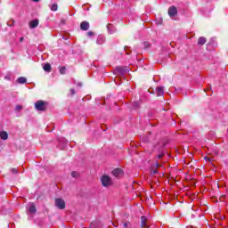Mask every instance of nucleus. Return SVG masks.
Listing matches in <instances>:
<instances>
[{
	"label": "nucleus",
	"mask_w": 228,
	"mask_h": 228,
	"mask_svg": "<svg viewBox=\"0 0 228 228\" xmlns=\"http://www.w3.org/2000/svg\"><path fill=\"white\" fill-rule=\"evenodd\" d=\"M101 181H102V184L104 188H108L110 186H111V184H113V182L111 181V177H110L109 175H103L101 177Z\"/></svg>",
	"instance_id": "obj_1"
},
{
	"label": "nucleus",
	"mask_w": 228,
	"mask_h": 228,
	"mask_svg": "<svg viewBox=\"0 0 228 228\" xmlns=\"http://www.w3.org/2000/svg\"><path fill=\"white\" fill-rule=\"evenodd\" d=\"M46 104L45 102L43 100H39L35 103V108L37 110V111H45L46 110Z\"/></svg>",
	"instance_id": "obj_2"
},
{
	"label": "nucleus",
	"mask_w": 228,
	"mask_h": 228,
	"mask_svg": "<svg viewBox=\"0 0 228 228\" xmlns=\"http://www.w3.org/2000/svg\"><path fill=\"white\" fill-rule=\"evenodd\" d=\"M55 207H57L58 209H65L66 208L65 200H63V199L61 198H56Z\"/></svg>",
	"instance_id": "obj_3"
},
{
	"label": "nucleus",
	"mask_w": 228,
	"mask_h": 228,
	"mask_svg": "<svg viewBox=\"0 0 228 228\" xmlns=\"http://www.w3.org/2000/svg\"><path fill=\"white\" fill-rule=\"evenodd\" d=\"M167 13L169 17H175V15H177V7L170 6L167 10Z\"/></svg>",
	"instance_id": "obj_4"
},
{
	"label": "nucleus",
	"mask_w": 228,
	"mask_h": 228,
	"mask_svg": "<svg viewBox=\"0 0 228 228\" xmlns=\"http://www.w3.org/2000/svg\"><path fill=\"white\" fill-rule=\"evenodd\" d=\"M115 72L117 74H124L125 72H127V67L126 66H118L115 69Z\"/></svg>",
	"instance_id": "obj_5"
},
{
	"label": "nucleus",
	"mask_w": 228,
	"mask_h": 228,
	"mask_svg": "<svg viewBox=\"0 0 228 228\" xmlns=\"http://www.w3.org/2000/svg\"><path fill=\"white\" fill-rule=\"evenodd\" d=\"M80 29L82 31H88L90 29V23L88 21H82L80 23Z\"/></svg>",
	"instance_id": "obj_6"
},
{
	"label": "nucleus",
	"mask_w": 228,
	"mask_h": 228,
	"mask_svg": "<svg viewBox=\"0 0 228 228\" xmlns=\"http://www.w3.org/2000/svg\"><path fill=\"white\" fill-rule=\"evenodd\" d=\"M206 42H208V38L204 37H200L198 38V46L202 47L203 45H206Z\"/></svg>",
	"instance_id": "obj_7"
},
{
	"label": "nucleus",
	"mask_w": 228,
	"mask_h": 228,
	"mask_svg": "<svg viewBox=\"0 0 228 228\" xmlns=\"http://www.w3.org/2000/svg\"><path fill=\"white\" fill-rule=\"evenodd\" d=\"M38 24H40V20H34L29 22L30 29H34L35 28H38Z\"/></svg>",
	"instance_id": "obj_8"
},
{
	"label": "nucleus",
	"mask_w": 228,
	"mask_h": 228,
	"mask_svg": "<svg viewBox=\"0 0 228 228\" xmlns=\"http://www.w3.org/2000/svg\"><path fill=\"white\" fill-rule=\"evenodd\" d=\"M157 97H163L165 91L163 90V86H159L156 88Z\"/></svg>",
	"instance_id": "obj_9"
},
{
	"label": "nucleus",
	"mask_w": 228,
	"mask_h": 228,
	"mask_svg": "<svg viewBox=\"0 0 228 228\" xmlns=\"http://www.w3.org/2000/svg\"><path fill=\"white\" fill-rule=\"evenodd\" d=\"M122 169L116 168L112 171V175H114V177H120V175H122Z\"/></svg>",
	"instance_id": "obj_10"
},
{
	"label": "nucleus",
	"mask_w": 228,
	"mask_h": 228,
	"mask_svg": "<svg viewBox=\"0 0 228 228\" xmlns=\"http://www.w3.org/2000/svg\"><path fill=\"white\" fill-rule=\"evenodd\" d=\"M141 228H147V217L144 216L141 217Z\"/></svg>",
	"instance_id": "obj_11"
},
{
	"label": "nucleus",
	"mask_w": 228,
	"mask_h": 228,
	"mask_svg": "<svg viewBox=\"0 0 228 228\" xmlns=\"http://www.w3.org/2000/svg\"><path fill=\"white\" fill-rule=\"evenodd\" d=\"M45 72H51L53 70V68L51 67V63L47 62L43 67Z\"/></svg>",
	"instance_id": "obj_12"
},
{
	"label": "nucleus",
	"mask_w": 228,
	"mask_h": 228,
	"mask_svg": "<svg viewBox=\"0 0 228 228\" xmlns=\"http://www.w3.org/2000/svg\"><path fill=\"white\" fill-rule=\"evenodd\" d=\"M17 83H19L20 85H24V83H28V78L20 77L17 79Z\"/></svg>",
	"instance_id": "obj_13"
},
{
	"label": "nucleus",
	"mask_w": 228,
	"mask_h": 228,
	"mask_svg": "<svg viewBox=\"0 0 228 228\" xmlns=\"http://www.w3.org/2000/svg\"><path fill=\"white\" fill-rule=\"evenodd\" d=\"M0 138L1 140H6L8 138V132L6 131L0 132Z\"/></svg>",
	"instance_id": "obj_14"
},
{
	"label": "nucleus",
	"mask_w": 228,
	"mask_h": 228,
	"mask_svg": "<svg viewBox=\"0 0 228 228\" xmlns=\"http://www.w3.org/2000/svg\"><path fill=\"white\" fill-rule=\"evenodd\" d=\"M28 213L33 214L37 213V207H35V204H31L28 208Z\"/></svg>",
	"instance_id": "obj_15"
},
{
	"label": "nucleus",
	"mask_w": 228,
	"mask_h": 228,
	"mask_svg": "<svg viewBox=\"0 0 228 228\" xmlns=\"http://www.w3.org/2000/svg\"><path fill=\"white\" fill-rule=\"evenodd\" d=\"M51 10H52V12H58V4H53L51 6Z\"/></svg>",
	"instance_id": "obj_16"
},
{
	"label": "nucleus",
	"mask_w": 228,
	"mask_h": 228,
	"mask_svg": "<svg viewBox=\"0 0 228 228\" xmlns=\"http://www.w3.org/2000/svg\"><path fill=\"white\" fill-rule=\"evenodd\" d=\"M142 45L144 49H151V43L149 42H143Z\"/></svg>",
	"instance_id": "obj_17"
},
{
	"label": "nucleus",
	"mask_w": 228,
	"mask_h": 228,
	"mask_svg": "<svg viewBox=\"0 0 228 228\" xmlns=\"http://www.w3.org/2000/svg\"><path fill=\"white\" fill-rule=\"evenodd\" d=\"M59 71H60V74L65 75V72L67 71V68H65V67H61L60 69H59Z\"/></svg>",
	"instance_id": "obj_18"
},
{
	"label": "nucleus",
	"mask_w": 228,
	"mask_h": 228,
	"mask_svg": "<svg viewBox=\"0 0 228 228\" xmlns=\"http://www.w3.org/2000/svg\"><path fill=\"white\" fill-rule=\"evenodd\" d=\"M71 177H79V173L76 172V171H73L71 173Z\"/></svg>",
	"instance_id": "obj_19"
},
{
	"label": "nucleus",
	"mask_w": 228,
	"mask_h": 228,
	"mask_svg": "<svg viewBox=\"0 0 228 228\" xmlns=\"http://www.w3.org/2000/svg\"><path fill=\"white\" fill-rule=\"evenodd\" d=\"M20 110H22V106L17 105V106L15 107V111H20Z\"/></svg>",
	"instance_id": "obj_20"
},
{
	"label": "nucleus",
	"mask_w": 228,
	"mask_h": 228,
	"mask_svg": "<svg viewBox=\"0 0 228 228\" xmlns=\"http://www.w3.org/2000/svg\"><path fill=\"white\" fill-rule=\"evenodd\" d=\"M156 174H158V170L157 169L151 170V175H156Z\"/></svg>",
	"instance_id": "obj_21"
},
{
	"label": "nucleus",
	"mask_w": 228,
	"mask_h": 228,
	"mask_svg": "<svg viewBox=\"0 0 228 228\" xmlns=\"http://www.w3.org/2000/svg\"><path fill=\"white\" fill-rule=\"evenodd\" d=\"M12 174H19V171L17 170V168H12L11 169Z\"/></svg>",
	"instance_id": "obj_22"
},
{
	"label": "nucleus",
	"mask_w": 228,
	"mask_h": 228,
	"mask_svg": "<svg viewBox=\"0 0 228 228\" xmlns=\"http://www.w3.org/2000/svg\"><path fill=\"white\" fill-rule=\"evenodd\" d=\"M134 106L135 110H138V108H140L138 102H134Z\"/></svg>",
	"instance_id": "obj_23"
},
{
	"label": "nucleus",
	"mask_w": 228,
	"mask_h": 228,
	"mask_svg": "<svg viewBox=\"0 0 228 228\" xmlns=\"http://www.w3.org/2000/svg\"><path fill=\"white\" fill-rule=\"evenodd\" d=\"M128 225H130V223H129V222H126V223H124V224H123V227H124V228H127Z\"/></svg>",
	"instance_id": "obj_24"
},
{
	"label": "nucleus",
	"mask_w": 228,
	"mask_h": 228,
	"mask_svg": "<svg viewBox=\"0 0 228 228\" xmlns=\"http://www.w3.org/2000/svg\"><path fill=\"white\" fill-rule=\"evenodd\" d=\"M163 156H165V154H159L158 156H157V158H158V159H161V158H163Z\"/></svg>",
	"instance_id": "obj_25"
},
{
	"label": "nucleus",
	"mask_w": 228,
	"mask_h": 228,
	"mask_svg": "<svg viewBox=\"0 0 228 228\" xmlns=\"http://www.w3.org/2000/svg\"><path fill=\"white\" fill-rule=\"evenodd\" d=\"M87 36L88 37H94V32H92V31L87 32Z\"/></svg>",
	"instance_id": "obj_26"
},
{
	"label": "nucleus",
	"mask_w": 228,
	"mask_h": 228,
	"mask_svg": "<svg viewBox=\"0 0 228 228\" xmlns=\"http://www.w3.org/2000/svg\"><path fill=\"white\" fill-rule=\"evenodd\" d=\"M204 159H205L206 161L211 162V158H209V157H205Z\"/></svg>",
	"instance_id": "obj_27"
},
{
	"label": "nucleus",
	"mask_w": 228,
	"mask_h": 228,
	"mask_svg": "<svg viewBox=\"0 0 228 228\" xmlns=\"http://www.w3.org/2000/svg\"><path fill=\"white\" fill-rule=\"evenodd\" d=\"M71 95H76V91L74 89H70Z\"/></svg>",
	"instance_id": "obj_28"
},
{
	"label": "nucleus",
	"mask_w": 228,
	"mask_h": 228,
	"mask_svg": "<svg viewBox=\"0 0 228 228\" xmlns=\"http://www.w3.org/2000/svg\"><path fill=\"white\" fill-rule=\"evenodd\" d=\"M89 228H95V223H92Z\"/></svg>",
	"instance_id": "obj_29"
},
{
	"label": "nucleus",
	"mask_w": 228,
	"mask_h": 228,
	"mask_svg": "<svg viewBox=\"0 0 228 228\" xmlns=\"http://www.w3.org/2000/svg\"><path fill=\"white\" fill-rule=\"evenodd\" d=\"M20 42H24V37H20Z\"/></svg>",
	"instance_id": "obj_30"
},
{
	"label": "nucleus",
	"mask_w": 228,
	"mask_h": 228,
	"mask_svg": "<svg viewBox=\"0 0 228 228\" xmlns=\"http://www.w3.org/2000/svg\"><path fill=\"white\" fill-rule=\"evenodd\" d=\"M156 167H159V163H157V164H156Z\"/></svg>",
	"instance_id": "obj_31"
},
{
	"label": "nucleus",
	"mask_w": 228,
	"mask_h": 228,
	"mask_svg": "<svg viewBox=\"0 0 228 228\" xmlns=\"http://www.w3.org/2000/svg\"><path fill=\"white\" fill-rule=\"evenodd\" d=\"M33 1H35L36 3H38V1H40V0H33Z\"/></svg>",
	"instance_id": "obj_32"
},
{
	"label": "nucleus",
	"mask_w": 228,
	"mask_h": 228,
	"mask_svg": "<svg viewBox=\"0 0 228 228\" xmlns=\"http://www.w3.org/2000/svg\"><path fill=\"white\" fill-rule=\"evenodd\" d=\"M5 79H8V77H5Z\"/></svg>",
	"instance_id": "obj_33"
}]
</instances>
